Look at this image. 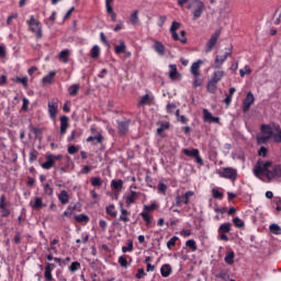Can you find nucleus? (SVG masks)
I'll list each match as a JSON object with an SVG mask.
<instances>
[{
    "label": "nucleus",
    "mask_w": 281,
    "mask_h": 281,
    "mask_svg": "<svg viewBox=\"0 0 281 281\" xmlns=\"http://www.w3.org/2000/svg\"><path fill=\"white\" fill-rule=\"evenodd\" d=\"M75 220L77 221V223H89V216L85 214L76 215Z\"/></svg>",
    "instance_id": "nucleus-45"
},
{
    "label": "nucleus",
    "mask_w": 281,
    "mask_h": 281,
    "mask_svg": "<svg viewBox=\"0 0 281 281\" xmlns=\"http://www.w3.org/2000/svg\"><path fill=\"white\" fill-rule=\"evenodd\" d=\"M216 175L222 179H229L231 181H236V179H238V170L233 167H224L217 170Z\"/></svg>",
    "instance_id": "nucleus-4"
},
{
    "label": "nucleus",
    "mask_w": 281,
    "mask_h": 281,
    "mask_svg": "<svg viewBox=\"0 0 281 281\" xmlns=\"http://www.w3.org/2000/svg\"><path fill=\"white\" fill-rule=\"evenodd\" d=\"M182 153L187 157H199V149H183Z\"/></svg>",
    "instance_id": "nucleus-38"
},
{
    "label": "nucleus",
    "mask_w": 281,
    "mask_h": 281,
    "mask_svg": "<svg viewBox=\"0 0 281 281\" xmlns=\"http://www.w3.org/2000/svg\"><path fill=\"white\" fill-rule=\"evenodd\" d=\"M67 128H69V117L61 116L60 117V135H65V133H67Z\"/></svg>",
    "instance_id": "nucleus-24"
},
{
    "label": "nucleus",
    "mask_w": 281,
    "mask_h": 281,
    "mask_svg": "<svg viewBox=\"0 0 281 281\" xmlns=\"http://www.w3.org/2000/svg\"><path fill=\"white\" fill-rule=\"evenodd\" d=\"M90 56L94 59L100 58V46L94 45L90 50Z\"/></svg>",
    "instance_id": "nucleus-40"
},
{
    "label": "nucleus",
    "mask_w": 281,
    "mask_h": 281,
    "mask_svg": "<svg viewBox=\"0 0 281 281\" xmlns=\"http://www.w3.org/2000/svg\"><path fill=\"white\" fill-rule=\"evenodd\" d=\"M201 65H203L201 59L191 65L190 71L192 76H201Z\"/></svg>",
    "instance_id": "nucleus-18"
},
{
    "label": "nucleus",
    "mask_w": 281,
    "mask_h": 281,
    "mask_svg": "<svg viewBox=\"0 0 281 281\" xmlns=\"http://www.w3.org/2000/svg\"><path fill=\"white\" fill-rule=\"evenodd\" d=\"M233 223H234L235 227H238V228L245 227V222L243 220H240V217L233 218Z\"/></svg>",
    "instance_id": "nucleus-46"
},
{
    "label": "nucleus",
    "mask_w": 281,
    "mask_h": 281,
    "mask_svg": "<svg viewBox=\"0 0 281 281\" xmlns=\"http://www.w3.org/2000/svg\"><path fill=\"white\" fill-rule=\"evenodd\" d=\"M125 201L126 207H131V205L135 204L137 199H139V193L136 191H130L128 193H125L123 196Z\"/></svg>",
    "instance_id": "nucleus-11"
},
{
    "label": "nucleus",
    "mask_w": 281,
    "mask_h": 281,
    "mask_svg": "<svg viewBox=\"0 0 281 281\" xmlns=\"http://www.w3.org/2000/svg\"><path fill=\"white\" fill-rule=\"evenodd\" d=\"M56 245H58V239H53L50 241V247L48 248V251H53V254H58V249L56 248Z\"/></svg>",
    "instance_id": "nucleus-48"
},
{
    "label": "nucleus",
    "mask_w": 281,
    "mask_h": 281,
    "mask_svg": "<svg viewBox=\"0 0 281 281\" xmlns=\"http://www.w3.org/2000/svg\"><path fill=\"white\" fill-rule=\"evenodd\" d=\"M181 27V23L179 22H172L171 27H170V34L173 38V41H179V34H177V30Z\"/></svg>",
    "instance_id": "nucleus-21"
},
{
    "label": "nucleus",
    "mask_w": 281,
    "mask_h": 281,
    "mask_svg": "<svg viewBox=\"0 0 281 281\" xmlns=\"http://www.w3.org/2000/svg\"><path fill=\"white\" fill-rule=\"evenodd\" d=\"M114 53L117 55L126 54V43L123 40L120 41V45H114Z\"/></svg>",
    "instance_id": "nucleus-27"
},
{
    "label": "nucleus",
    "mask_w": 281,
    "mask_h": 281,
    "mask_svg": "<svg viewBox=\"0 0 281 281\" xmlns=\"http://www.w3.org/2000/svg\"><path fill=\"white\" fill-rule=\"evenodd\" d=\"M169 78L170 80H181V74L177 70V65L171 64L169 65Z\"/></svg>",
    "instance_id": "nucleus-17"
},
{
    "label": "nucleus",
    "mask_w": 281,
    "mask_h": 281,
    "mask_svg": "<svg viewBox=\"0 0 281 281\" xmlns=\"http://www.w3.org/2000/svg\"><path fill=\"white\" fill-rule=\"evenodd\" d=\"M255 102H256V97H254V93L248 92L243 102L244 113H247V111H249V109L251 108V104H254Z\"/></svg>",
    "instance_id": "nucleus-13"
},
{
    "label": "nucleus",
    "mask_w": 281,
    "mask_h": 281,
    "mask_svg": "<svg viewBox=\"0 0 281 281\" xmlns=\"http://www.w3.org/2000/svg\"><path fill=\"white\" fill-rule=\"evenodd\" d=\"M56 269V265L54 263H47L45 266V271H44V278L47 281H52L54 280V277L52 276V271H54Z\"/></svg>",
    "instance_id": "nucleus-16"
},
{
    "label": "nucleus",
    "mask_w": 281,
    "mask_h": 281,
    "mask_svg": "<svg viewBox=\"0 0 281 281\" xmlns=\"http://www.w3.org/2000/svg\"><path fill=\"white\" fill-rule=\"evenodd\" d=\"M187 10H192L193 21H196V19H201V15L205 12V3L201 0H193L187 5Z\"/></svg>",
    "instance_id": "nucleus-2"
},
{
    "label": "nucleus",
    "mask_w": 281,
    "mask_h": 281,
    "mask_svg": "<svg viewBox=\"0 0 281 281\" xmlns=\"http://www.w3.org/2000/svg\"><path fill=\"white\" fill-rule=\"evenodd\" d=\"M3 207H10V202H7L5 194L0 195V210Z\"/></svg>",
    "instance_id": "nucleus-47"
},
{
    "label": "nucleus",
    "mask_w": 281,
    "mask_h": 281,
    "mask_svg": "<svg viewBox=\"0 0 281 281\" xmlns=\"http://www.w3.org/2000/svg\"><path fill=\"white\" fill-rule=\"evenodd\" d=\"M168 190V186H166V183L164 182H159L158 183V191L161 193V194H166V191Z\"/></svg>",
    "instance_id": "nucleus-58"
},
{
    "label": "nucleus",
    "mask_w": 281,
    "mask_h": 281,
    "mask_svg": "<svg viewBox=\"0 0 281 281\" xmlns=\"http://www.w3.org/2000/svg\"><path fill=\"white\" fill-rule=\"evenodd\" d=\"M269 229L271 234H274V236H280L281 235V227L278 224H271L269 226Z\"/></svg>",
    "instance_id": "nucleus-39"
},
{
    "label": "nucleus",
    "mask_w": 281,
    "mask_h": 281,
    "mask_svg": "<svg viewBox=\"0 0 281 281\" xmlns=\"http://www.w3.org/2000/svg\"><path fill=\"white\" fill-rule=\"evenodd\" d=\"M223 78H225V71H223V70H215L212 74L211 80H213V82H221L223 80Z\"/></svg>",
    "instance_id": "nucleus-26"
},
{
    "label": "nucleus",
    "mask_w": 281,
    "mask_h": 281,
    "mask_svg": "<svg viewBox=\"0 0 281 281\" xmlns=\"http://www.w3.org/2000/svg\"><path fill=\"white\" fill-rule=\"evenodd\" d=\"M194 196V191H187L184 194H177L175 198V205L177 207H183V205H190Z\"/></svg>",
    "instance_id": "nucleus-3"
},
{
    "label": "nucleus",
    "mask_w": 281,
    "mask_h": 281,
    "mask_svg": "<svg viewBox=\"0 0 281 281\" xmlns=\"http://www.w3.org/2000/svg\"><path fill=\"white\" fill-rule=\"evenodd\" d=\"M121 215L119 217V221H122L123 223H131V212L121 205Z\"/></svg>",
    "instance_id": "nucleus-20"
},
{
    "label": "nucleus",
    "mask_w": 281,
    "mask_h": 281,
    "mask_svg": "<svg viewBox=\"0 0 281 281\" xmlns=\"http://www.w3.org/2000/svg\"><path fill=\"white\" fill-rule=\"evenodd\" d=\"M255 177H267L269 179H276V177H281V166L276 165L271 169V161L258 160L254 168Z\"/></svg>",
    "instance_id": "nucleus-1"
},
{
    "label": "nucleus",
    "mask_w": 281,
    "mask_h": 281,
    "mask_svg": "<svg viewBox=\"0 0 281 281\" xmlns=\"http://www.w3.org/2000/svg\"><path fill=\"white\" fill-rule=\"evenodd\" d=\"M186 245L191 249V251H196V241H194V239L187 240Z\"/></svg>",
    "instance_id": "nucleus-51"
},
{
    "label": "nucleus",
    "mask_w": 281,
    "mask_h": 281,
    "mask_svg": "<svg viewBox=\"0 0 281 281\" xmlns=\"http://www.w3.org/2000/svg\"><path fill=\"white\" fill-rule=\"evenodd\" d=\"M27 23L31 32L35 34L36 38H43V26L41 25V22L34 18V15L30 16Z\"/></svg>",
    "instance_id": "nucleus-5"
},
{
    "label": "nucleus",
    "mask_w": 281,
    "mask_h": 281,
    "mask_svg": "<svg viewBox=\"0 0 281 281\" xmlns=\"http://www.w3.org/2000/svg\"><path fill=\"white\" fill-rule=\"evenodd\" d=\"M44 192L45 194H47L48 196H52V194H54V189H52V187L49 184H45L44 186Z\"/></svg>",
    "instance_id": "nucleus-61"
},
{
    "label": "nucleus",
    "mask_w": 281,
    "mask_h": 281,
    "mask_svg": "<svg viewBox=\"0 0 281 281\" xmlns=\"http://www.w3.org/2000/svg\"><path fill=\"white\" fill-rule=\"evenodd\" d=\"M128 124H131L130 121L117 122V128H119L120 135H126V133H128Z\"/></svg>",
    "instance_id": "nucleus-19"
},
{
    "label": "nucleus",
    "mask_w": 281,
    "mask_h": 281,
    "mask_svg": "<svg viewBox=\"0 0 281 281\" xmlns=\"http://www.w3.org/2000/svg\"><path fill=\"white\" fill-rule=\"evenodd\" d=\"M153 49L159 55V56H165L166 55V46L161 44V42H155Z\"/></svg>",
    "instance_id": "nucleus-22"
},
{
    "label": "nucleus",
    "mask_w": 281,
    "mask_h": 281,
    "mask_svg": "<svg viewBox=\"0 0 281 281\" xmlns=\"http://www.w3.org/2000/svg\"><path fill=\"white\" fill-rule=\"evenodd\" d=\"M239 74L241 78H245V76H249V74H251V68H249V66H245L239 70Z\"/></svg>",
    "instance_id": "nucleus-49"
},
{
    "label": "nucleus",
    "mask_w": 281,
    "mask_h": 281,
    "mask_svg": "<svg viewBox=\"0 0 281 281\" xmlns=\"http://www.w3.org/2000/svg\"><path fill=\"white\" fill-rule=\"evenodd\" d=\"M58 200L60 201L61 205H67V203H69V193L67 191L63 190L58 194Z\"/></svg>",
    "instance_id": "nucleus-28"
},
{
    "label": "nucleus",
    "mask_w": 281,
    "mask_h": 281,
    "mask_svg": "<svg viewBox=\"0 0 281 281\" xmlns=\"http://www.w3.org/2000/svg\"><path fill=\"white\" fill-rule=\"evenodd\" d=\"M36 159H38V153L37 151H31L30 157H29V161L31 164H34V161H36Z\"/></svg>",
    "instance_id": "nucleus-59"
},
{
    "label": "nucleus",
    "mask_w": 281,
    "mask_h": 281,
    "mask_svg": "<svg viewBox=\"0 0 281 281\" xmlns=\"http://www.w3.org/2000/svg\"><path fill=\"white\" fill-rule=\"evenodd\" d=\"M56 161H63V155L46 154V161L41 165L44 170H52Z\"/></svg>",
    "instance_id": "nucleus-6"
},
{
    "label": "nucleus",
    "mask_w": 281,
    "mask_h": 281,
    "mask_svg": "<svg viewBox=\"0 0 281 281\" xmlns=\"http://www.w3.org/2000/svg\"><path fill=\"white\" fill-rule=\"evenodd\" d=\"M80 91V85L74 83L68 88V93L71 95V98H75V95H78V92Z\"/></svg>",
    "instance_id": "nucleus-31"
},
{
    "label": "nucleus",
    "mask_w": 281,
    "mask_h": 281,
    "mask_svg": "<svg viewBox=\"0 0 281 281\" xmlns=\"http://www.w3.org/2000/svg\"><path fill=\"white\" fill-rule=\"evenodd\" d=\"M14 19H19V13H13V14H11V15L7 19V25H12V21H14Z\"/></svg>",
    "instance_id": "nucleus-62"
},
{
    "label": "nucleus",
    "mask_w": 281,
    "mask_h": 281,
    "mask_svg": "<svg viewBox=\"0 0 281 281\" xmlns=\"http://www.w3.org/2000/svg\"><path fill=\"white\" fill-rule=\"evenodd\" d=\"M0 213L3 218H8V216H10V209H8V206H4L0 209Z\"/></svg>",
    "instance_id": "nucleus-57"
},
{
    "label": "nucleus",
    "mask_w": 281,
    "mask_h": 281,
    "mask_svg": "<svg viewBox=\"0 0 281 281\" xmlns=\"http://www.w3.org/2000/svg\"><path fill=\"white\" fill-rule=\"evenodd\" d=\"M155 104V97L151 94H144L138 101V106H153Z\"/></svg>",
    "instance_id": "nucleus-14"
},
{
    "label": "nucleus",
    "mask_w": 281,
    "mask_h": 281,
    "mask_svg": "<svg viewBox=\"0 0 281 281\" xmlns=\"http://www.w3.org/2000/svg\"><path fill=\"white\" fill-rule=\"evenodd\" d=\"M158 124V128H157V134L161 135V133H164V131H168L170 128V123L168 122H164V123H157Z\"/></svg>",
    "instance_id": "nucleus-34"
},
{
    "label": "nucleus",
    "mask_w": 281,
    "mask_h": 281,
    "mask_svg": "<svg viewBox=\"0 0 281 281\" xmlns=\"http://www.w3.org/2000/svg\"><path fill=\"white\" fill-rule=\"evenodd\" d=\"M70 273H76L80 269V262L74 261L69 267H68Z\"/></svg>",
    "instance_id": "nucleus-44"
},
{
    "label": "nucleus",
    "mask_w": 281,
    "mask_h": 281,
    "mask_svg": "<svg viewBox=\"0 0 281 281\" xmlns=\"http://www.w3.org/2000/svg\"><path fill=\"white\" fill-rule=\"evenodd\" d=\"M140 216L143 221H145L146 225H150L153 223V217L148 214V212H142Z\"/></svg>",
    "instance_id": "nucleus-43"
},
{
    "label": "nucleus",
    "mask_w": 281,
    "mask_h": 281,
    "mask_svg": "<svg viewBox=\"0 0 281 281\" xmlns=\"http://www.w3.org/2000/svg\"><path fill=\"white\" fill-rule=\"evenodd\" d=\"M216 278H221V280H229V274L227 272H220L216 274Z\"/></svg>",
    "instance_id": "nucleus-64"
},
{
    "label": "nucleus",
    "mask_w": 281,
    "mask_h": 281,
    "mask_svg": "<svg viewBox=\"0 0 281 281\" xmlns=\"http://www.w3.org/2000/svg\"><path fill=\"white\" fill-rule=\"evenodd\" d=\"M160 273L162 278H170L172 273V267L168 263L162 265V267L160 268Z\"/></svg>",
    "instance_id": "nucleus-25"
},
{
    "label": "nucleus",
    "mask_w": 281,
    "mask_h": 281,
    "mask_svg": "<svg viewBox=\"0 0 281 281\" xmlns=\"http://www.w3.org/2000/svg\"><path fill=\"white\" fill-rule=\"evenodd\" d=\"M210 120H212V113L207 109H204L203 110V122H209Z\"/></svg>",
    "instance_id": "nucleus-52"
},
{
    "label": "nucleus",
    "mask_w": 281,
    "mask_h": 281,
    "mask_svg": "<svg viewBox=\"0 0 281 281\" xmlns=\"http://www.w3.org/2000/svg\"><path fill=\"white\" fill-rule=\"evenodd\" d=\"M111 186L113 188V190H122V188H124V181L122 180H112L111 181Z\"/></svg>",
    "instance_id": "nucleus-37"
},
{
    "label": "nucleus",
    "mask_w": 281,
    "mask_h": 281,
    "mask_svg": "<svg viewBox=\"0 0 281 281\" xmlns=\"http://www.w3.org/2000/svg\"><path fill=\"white\" fill-rule=\"evenodd\" d=\"M221 37V30H216L211 38L206 42L205 52L210 54L218 43V38Z\"/></svg>",
    "instance_id": "nucleus-8"
},
{
    "label": "nucleus",
    "mask_w": 281,
    "mask_h": 281,
    "mask_svg": "<svg viewBox=\"0 0 281 281\" xmlns=\"http://www.w3.org/2000/svg\"><path fill=\"white\" fill-rule=\"evenodd\" d=\"M56 76L55 71H50L47 76L42 79L43 85H52L54 77Z\"/></svg>",
    "instance_id": "nucleus-35"
},
{
    "label": "nucleus",
    "mask_w": 281,
    "mask_h": 281,
    "mask_svg": "<svg viewBox=\"0 0 281 281\" xmlns=\"http://www.w3.org/2000/svg\"><path fill=\"white\" fill-rule=\"evenodd\" d=\"M87 142L92 143V146H98V144H102L104 142V136H102L101 134L97 136H89L87 138Z\"/></svg>",
    "instance_id": "nucleus-23"
},
{
    "label": "nucleus",
    "mask_w": 281,
    "mask_h": 281,
    "mask_svg": "<svg viewBox=\"0 0 281 281\" xmlns=\"http://www.w3.org/2000/svg\"><path fill=\"white\" fill-rule=\"evenodd\" d=\"M30 205L33 210L40 211L45 207V203H43V198H34L31 202Z\"/></svg>",
    "instance_id": "nucleus-15"
},
{
    "label": "nucleus",
    "mask_w": 281,
    "mask_h": 281,
    "mask_svg": "<svg viewBox=\"0 0 281 281\" xmlns=\"http://www.w3.org/2000/svg\"><path fill=\"white\" fill-rule=\"evenodd\" d=\"M232 56V50H225L223 55H217L215 57L214 64H213V69H221L223 67V64L225 60H227L228 57Z\"/></svg>",
    "instance_id": "nucleus-9"
},
{
    "label": "nucleus",
    "mask_w": 281,
    "mask_h": 281,
    "mask_svg": "<svg viewBox=\"0 0 281 281\" xmlns=\"http://www.w3.org/2000/svg\"><path fill=\"white\" fill-rule=\"evenodd\" d=\"M90 182L93 188H102V179H100L99 177H92L90 179Z\"/></svg>",
    "instance_id": "nucleus-42"
},
{
    "label": "nucleus",
    "mask_w": 281,
    "mask_h": 281,
    "mask_svg": "<svg viewBox=\"0 0 281 281\" xmlns=\"http://www.w3.org/2000/svg\"><path fill=\"white\" fill-rule=\"evenodd\" d=\"M273 206L276 210V214H279L281 212V198L277 196L273 199Z\"/></svg>",
    "instance_id": "nucleus-41"
},
{
    "label": "nucleus",
    "mask_w": 281,
    "mask_h": 281,
    "mask_svg": "<svg viewBox=\"0 0 281 281\" xmlns=\"http://www.w3.org/2000/svg\"><path fill=\"white\" fill-rule=\"evenodd\" d=\"M15 82H20L22 87H24V89H27V77H23V78L16 77Z\"/></svg>",
    "instance_id": "nucleus-53"
},
{
    "label": "nucleus",
    "mask_w": 281,
    "mask_h": 281,
    "mask_svg": "<svg viewBox=\"0 0 281 281\" xmlns=\"http://www.w3.org/2000/svg\"><path fill=\"white\" fill-rule=\"evenodd\" d=\"M119 265L126 269V267H128V261L126 260V257L124 256L119 257Z\"/></svg>",
    "instance_id": "nucleus-56"
},
{
    "label": "nucleus",
    "mask_w": 281,
    "mask_h": 281,
    "mask_svg": "<svg viewBox=\"0 0 281 281\" xmlns=\"http://www.w3.org/2000/svg\"><path fill=\"white\" fill-rule=\"evenodd\" d=\"M180 36L178 41H180V43H182V45H186L188 43V38H186V31H181L180 32Z\"/></svg>",
    "instance_id": "nucleus-63"
},
{
    "label": "nucleus",
    "mask_w": 281,
    "mask_h": 281,
    "mask_svg": "<svg viewBox=\"0 0 281 281\" xmlns=\"http://www.w3.org/2000/svg\"><path fill=\"white\" fill-rule=\"evenodd\" d=\"M229 232H232V223L221 224L218 227L220 239L227 243V240H229V237L227 236Z\"/></svg>",
    "instance_id": "nucleus-10"
},
{
    "label": "nucleus",
    "mask_w": 281,
    "mask_h": 281,
    "mask_svg": "<svg viewBox=\"0 0 281 281\" xmlns=\"http://www.w3.org/2000/svg\"><path fill=\"white\" fill-rule=\"evenodd\" d=\"M216 85H218V82L213 81L212 79L209 81L206 86L209 93H216V89H218Z\"/></svg>",
    "instance_id": "nucleus-33"
},
{
    "label": "nucleus",
    "mask_w": 281,
    "mask_h": 281,
    "mask_svg": "<svg viewBox=\"0 0 281 281\" xmlns=\"http://www.w3.org/2000/svg\"><path fill=\"white\" fill-rule=\"evenodd\" d=\"M213 199H223V192L218 191V189L212 190Z\"/></svg>",
    "instance_id": "nucleus-60"
},
{
    "label": "nucleus",
    "mask_w": 281,
    "mask_h": 281,
    "mask_svg": "<svg viewBox=\"0 0 281 281\" xmlns=\"http://www.w3.org/2000/svg\"><path fill=\"white\" fill-rule=\"evenodd\" d=\"M201 76H193V87H201L203 85V79L200 78Z\"/></svg>",
    "instance_id": "nucleus-50"
},
{
    "label": "nucleus",
    "mask_w": 281,
    "mask_h": 281,
    "mask_svg": "<svg viewBox=\"0 0 281 281\" xmlns=\"http://www.w3.org/2000/svg\"><path fill=\"white\" fill-rule=\"evenodd\" d=\"M139 12L138 11H133L130 15V23L132 25H139Z\"/></svg>",
    "instance_id": "nucleus-32"
},
{
    "label": "nucleus",
    "mask_w": 281,
    "mask_h": 281,
    "mask_svg": "<svg viewBox=\"0 0 281 281\" xmlns=\"http://www.w3.org/2000/svg\"><path fill=\"white\" fill-rule=\"evenodd\" d=\"M105 212L108 216H111L112 218L117 217V211L115 209V204H110L105 207Z\"/></svg>",
    "instance_id": "nucleus-29"
},
{
    "label": "nucleus",
    "mask_w": 281,
    "mask_h": 281,
    "mask_svg": "<svg viewBox=\"0 0 281 281\" xmlns=\"http://www.w3.org/2000/svg\"><path fill=\"white\" fill-rule=\"evenodd\" d=\"M234 258H236L234 250H228L224 258V262H226V265H234Z\"/></svg>",
    "instance_id": "nucleus-30"
},
{
    "label": "nucleus",
    "mask_w": 281,
    "mask_h": 281,
    "mask_svg": "<svg viewBox=\"0 0 281 281\" xmlns=\"http://www.w3.org/2000/svg\"><path fill=\"white\" fill-rule=\"evenodd\" d=\"M179 240V237L173 236L168 243H167V247L168 249H172V247H175V245H177V241Z\"/></svg>",
    "instance_id": "nucleus-55"
},
{
    "label": "nucleus",
    "mask_w": 281,
    "mask_h": 281,
    "mask_svg": "<svg viewBox=\"0 0 281 281\" xmlns=\"http://www.w3.org/2000/svg\"><path fill=\"white\" fill-rule=\"evenodd\" d=\"M59 60L63 63H69V49H64L59 53Z\"/></svg>",
    "instance_id": "nucleus-36"
},
{
    "label": "nucleus",
    "mask_w": 281,
    "mask_h": 281,
    "mask_svg": "<svg viewBox=\"0 0 281 281\" xmlns=\"http://www.w3.org/2000/svg\"><path fill=\"white\" fill-rule=\"evenodd\" d=\"M48 115L50 120H56V116L58 115V99L48 101Z\"/></svg>",
    "instance_id": "nucleus-12"
},
{
    "label": "nucleus",
    "mask_w": 281,
    "mask_h": 281,
    "mask_svg": "<svg viewBox=\"0 0 281 281\" xmlns=\"http://www.w3.org/2000/svg\"><path fill=\"white\" fill-rule=\"evenodd\" d=\"M123 254H126L127 251H133V240L127 241V246L122 247Z\"/></svg>",
    "instance_id": "nucleus-54"
},
{
    "label": "nucleus",
    "mask_w": 281,
    "mask_h": 281,
    "mask_svg": "<svg viewBox=\"0 0 281 281\" xmlns=\"http://www.w3.org/2000/svg\"><path fill=\"white\" fill-rule=\"evenodd\" d=\"M273 131L269 125L261 126V134L257 137L258 144H265L267 140L271 139Z\"/></svg>",
    "instance_id": "nucleus-7"
}]
</instances>
